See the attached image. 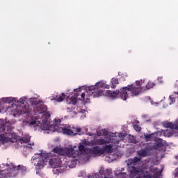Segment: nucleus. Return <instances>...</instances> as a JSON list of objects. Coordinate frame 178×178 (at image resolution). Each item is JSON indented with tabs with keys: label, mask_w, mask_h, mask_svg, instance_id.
Returning a JSON list of instances; mask_svg holds the SVG:
<instances>
[{
	"label": "nucleus",
	"mask_w": 178,
	"mask_h": 178,
	"mask_svg": "<svg viewBox=\"0 0 178 178\" xmlns=\"http://www.w3.org/2000/svg\"><path fill=\"white\" fill-rule=\"evenodd\" d=\"M155 86V83L152 82V81H149L145 87L143 86L142 88H138L134 86H127L121 88L120 90H116L113 92L111 90H107V94L108 96L112 97L113 98L120 97L121 99L126 101L127 99V97H129L127 91H130L131 92L132 97H137V95H140L141 92H144V91H147V90L154 88Z\"/></svg>",
	"instance_id": "f257e3e1"
},
{
	"label": "nucleus",
	"mask_w": 178,
	"mask_h": 178,
	"mask_svg": "<svg viewBox=\"0 0 178 178\" xmlns=\"http://www.w3.org/2000/svg\"><path fill=\"white\" fill-rule=\"evenodd\" d=\"M55 129H59L58 131H61L63 134H66L67 136H76V134H80L81 133V128H72V129H67V128H60L59 126H60V120L59 119H55Z\"/></svg>",
	"instance_id": "f03ea898"
},
{
	"label": "nucleus",
	"mask_w": 178,
	"mask_h": 178,
	"mask_svg": "<svg viewBox=\"0 0 178 178\" xmlns=\"http://www.w3.org/2000/svg\"><path fill=\"white\" fill-rule=\"evenodd\" d=\"M95 87L96 86H88L86 88L85 90L93 98H98L99 97H102L104 90L98 89Z\"/></svg>",
	"instance_id": "7ed1b4c3"
},
{
	"label": "nucleus",
	"mask_w": 178,
	"mask_h": 178,
	"mask_svg": "<svg viewBox=\"0 0 178 178\" xmlns=\"http://www.w3.org/2000/svg\"><path fill=\"white\" fill-rule=\"evenodd\" d=\"M63 156L77 158L79 156V150H75L73 147H65L63 149Z\"/></svg>",
	"instance_id": "20e7f679"
},
{
	"label": "nucleus",
	"mask_w": 178,
	"mask_h": 178,
	"mask_svg": "<svg viewBox=\"0 0 178 178\" xmlns=\"http://www.w3.org/2000/svg\"><path fill=\"white\" fill-rule=\"evenodd\" d=\"M35 156H38L40 158V161H38L37 166L41 168V166L45 165V162H47V158H48V156H45V154L44 153L35 154Z\"/></svg>",
	"instance_id": "39448f33"
},
{
	"label": "nucleus",
	"mask_w": 178,
	"mask_h": 178,
	"mask_svg": "<svg viewBox=\"0 0 178 178\" xmlns=\"http://www.w3.org/2000/svg\"><path fill=\"white\" fill-rule=\"evenodd\" d=\"M128 171L130 172L131 176L134 177V176H137L138 173H141V168H140V167H136L135 165H129Z\"/></svg>",
	"instance_id": "423d86ee"
},
{
	"label": "nucleus",
	"mask_w": 178,
	"mask_h": 178,
	"mask_svg": "<svg viewBox=\"0 0 178 178\" xmlns=\"http://www.w3.org/2000/svg\"><path fill=\"white\" fill-rule=\"evenodd\" d=\"M7 131H12V126L6 125L5 124L1 122L0 123V136H4V134H7Z\"/></svg>",
	"instance_id": "0eeeda50"
},
{
	"label": "nucleus",
	"mask_w": 178,
	"mask_h": 178,
	"mask_svg": "<svg viewBox=\"0 0 178 178\" xmlns=\"http://www.w3.org/2000/svg\"><path fill=\"white\" fill-rule=\"evenodd\" d=\"M90 152L93 154V155H97V156H101L103 154H105V150L101 149L99 146H94L90 149Z\"/></svg>",
	"instance_id": "6e6552de"
},
{
	"label": "nucleus",
	"mask_w": 178,
	"mask_h": 178,
	"mask_svg": "<svg viewBox=\"0 0 178 178\" xmlns=\"http://www.w3.org/2000/svg\"><path fill=\"white\" fill-rule=\"evenodd\" d=\"M99 178H113L112 177V170H102L101 169L99 171Z\"/></svg>",
	"instance_id": "1a4fd4ad"
},
{
	"label": "nucleus",
	"mask_w": 178,
	"mask_h": 178,
	"mask_svg": "<svg viewBox=\"0 0 178 178\" xmlns=\"http://www.w3.org/2000/svg\"><path fill=\"white\" fill-rule=\"evenodd\" d=\"M141 162V158L135 156L134 159H131L129 160V162L127 163L128 166L135 165L138 163H140Z\"/></svg>",
	"instance_id": "9d476101"
},
{
	"label": "nucleus",
	"mask_w": 178,
	"mask_h": 178,
	"mask_svg": "<svg viewBox=\"0 0 178 178\" xmlns=\"http://www.w3.org/2000/svg\"><path fill=\"white\" fill-rule=\"evenodd\" d=\"M34 111L36 113H45V112L47 111V106L41 104L38 106Z\"/></svg>",
	"instance_id": "9b49d317"
},
{
	"label": "nucleus",
	"mask_w": 178,
	"mask_h": 178,
	"mask_svg": "<svg viewBox=\"0 0 178 178\" xmlns=\"http://www.w3.org/2000/svg\"><path fill=\"white\" fill-rule=\"evenodd\" d=\"M66 101L68 105H76L77 104V97L74 96L67 97Z\"/></svg>",
	"instance_id": "f8f14e48"
},
{
	"label": "nucleus",
	"mask_w": 178,
	"mask_h": 178,
	"mask_svg": "<svg viewBox=\"0 0 178 178\" xmlns=\"http://www.w3.org/2000/svg\"><path fill=\"white\" fill-rule=\"evenodd\" d=\"M138 155L140 156V158H145V156H148V151L145 149H141L138 151Z\"/></svg>",
	"instance_id": "ddd939ff"
},
{
	"label": "nucleus",
	"mask_w": 178,
	"mask_h": 178,
	"mask_svg": "<svg viewBox=\"0 0 178 178\" xmlns=\"http://www.w3.org/2000/svg\"><path fill=\"white\" fill-rule=\"evenodd\" d=\"M66 98V95L65 93H61L60 95H58L56 96L54 99L57 101V102H62Z\"/></svg>",
	"instance_id": "4468645a"
},
{
	"label": "nucleus",
	"mask_w": 178,
	"mask_h": 178,
	"mask_svg": "<svg viewBox=\"0 0 178 178\" xmlns=\"http://www.w3.org/2000/svg\"><path fill=\"white\" fill-rule=\"evenodd\" d=\"M133 127L136 131H141V127H140V122L136 120L133 122Z\"/></svg>",
	"instance_id": "2eb2a0df"
},
{
	"label": "nucleus",
	"mask_w": 178,
	"mask_h": 178,
	"mask_svg": "<svg viewBox=\"0 0 178 178\" xmlns=\"http://www.w3.org/2000/svg\"><path fill=\"white\" fill-rule=\"evenodd\" d=\"M63 149L64 148L56 147L55 148L53 149V152H54L55 154H58V155L63 156Z\"/></svg>",
	"instance_id": "dca6fc26"
},
{
	"label": "nucleus",
	"mask_w": 178,
	"mask_h": 178,
	"mask_svg": "<svg viewBox=\"0 0 178 178\" xmlns=\"http://www.w3.org/2000/svg\"><path fill=\"white\" fill-rule=\"evenodd\" d=\"M90 87H95V88L99 90V88H104V87H105V83L104 81H99L96 83L95 86H90Z\"/></svg>",
	"instance_id": "f3484780"
},
{
	"label": "nucleus",
	"mask_w": 178,
	"mask_h": 178,
	"mask_svg": "<svg viewBox=\"0 0 178 178\" xmlns=\"http://www.w3.org/2000/svg\"><path fill=\"white\" fill-rule=\"evenodd\" d=\"M115 176L118 178H129V175L127 172H119L118 173H115Z\"/></svg>",
	"instance_id": "a211bd4d"
},
{
	"label": "nucleus",
	"mask_w": 178,
	"mask_h": 178,
	"mask_svg": "<svg viewBox=\"0 0 178 178\" xmlns=\"http://www.w3.org/2000/svg\"><path fill=\"white\" fill-rule=\"evenodd\" d=\"M118 84H119V80L116 78H113L111 79V88H116Z\"/></svg>",
	"instance_id": "6ab92c4d"
},
{
	"label": "nucleus",
	"mask_w": 178,
	"mask_h": 178,
	"mask_svg": "<svg viewBox=\"0 0 178 178\" xmlns=\"http://www.w3.org/2000/svg\"><path fill=\"white\" fill-rule=\"evenodd\" d=\"M29 125L32 127H40L41 126V123H40V121H31L30 123H29Z\"/></svg>",
	"instance_id": "aec40b11"
},
{
	"label": "nucleus",
	"mask_w": 178,
	"mask_h": 178,
	"mask_svg": "<svg viewBox=\"0 0 178 178\" xmlns=\"http://www.w3.org/2000/svg\"><path fill=\"white\" fill-rule=\"evenodd\" d=\"M14 170H18L19 172H26V167L23 166V165H19L17 167H14Z\"/></svg>",
	"instance_id": "412c9836"
},
{
	"label": "nucleus",
	"mask_w": 178,
	"mask_h": 178,
	"mask_svg": "<svg viewBox=\"0 0 178 178\" xmlns=\"http://www.w3.org/2000/svg\"><path fill=\"white\" fill-rule=\"evenodd\" d=\"M142 83H144V81H143V79H141L140 81H136V84H131V85H128V86H134L135 87H138L139 88H143V86H141Z\"/></svg>",
	"instance_id": "4be33fe9"
},
{
	"label": "nucleus",
	"mask_w": 178,
	"mask_h": 178,
	"mask_svg": "<svg viewBox=\"0 0 178 178\" xmlns=\"http://www.w3.org/2000/svg\"><path fill=\"white\" fill-rule=\"evenodd\" d=\"M109 142H107L106 140H105V139H102V138H100V139H97L96 140V144H97V145H102L104 144H106Z\"/></svg>",
	"instance_id": "5701e85b"
},
{
	"label": "nucleus",
	"mask_w": 178,
	"mask_h": 178,
	"mask_svg": "<svg viewBox=\"0 0 178 178\" xmlns=\"http://www.w3.org/2000/svg\"><path fill=\"white\" fill-rule=\"evenodd\" d=\"M31 105H40V104H42V101L37 100V99H31Z\"/></svg>",
	"instance_id": "b1692460"
},
{
	"label": "nucleus",
	"mask_w": 178,
	"mask_h": 178,
	"mask_svg": "<svg viewBox=\"0 0 178 178\" xmlns=\"http://www.w3.org/2000/svg\"><path fill=\"white\" fill-rule=\"evenodd\" d=\"M163 140L161 138L157 139L156 146L158 147L159 148L161 147H163Z\"/></svg>",
	"instance_id": "393cba45"
},
{
	"label": "nucleus",
	"mask_w": 178,
	"mask_h": 178,
	"mask_svg": "<svg viewBox=\"0 0 178 178\" xmlns=\"http://www.w3.org/2000/svg\"><path fill=\"white\" fill-rule=\"evenodd\" d=\"M21 144H26V143H30V138H22L19 139Z\"/></svg>",
	"instance_id": "a878e982"
},
{
	"label": "nucleus",
	"mask_w": 178,
	"mask_h": 178,
	"mask_svg": "<svg viewBox=\"0 0 178 178\" xmlns=\"http://www.w3.org/2000/svg\"><path fill=\"white\" fill-rule=\"evenodd\" d=\"M0 178H12V174L10 172L0 174Z\"/></svg>",
	"instance_id": "bb28decb"
},
{
	"label": "nucleus",
	"mask_w": 178,
	"mask_h": 178,
	"mask_svg": "<svg viewBox=\"0 0 178 178\" xmlns=\"http://www.w3.org/2000/svg\"><path fill=\"white\" fill-rule=\"evenodd\" d=\"M153 178H161V171L158 170L152 174Z\"/></svg>",
	"instance_id": "cd10ccee"
},
{
	"label": "nucleus",
	"mask_w": 178,
	"mask_h": 178,
	"mask_svg": "<svg viewBox=\"0 0 178 178\" xmlns=\"http://www.w3.org/2000/svg\"><path fill=\"white\" fill-rule=\"evenodd\" d=\"M17 109V115H23L24 113H27V111H23L22 109H19V107L16 108Z\"/></svg>",
	"instance_id": "c85d7f7f"
},
{
	"label": "nucleus",
	"mask_w": 178,
	"mask_h": 178,
	"mask_svg": "<svg viewBox=\"0 0 178 178\" xmlns=\"http://www.w3.org/2000/svg\"><path fill=\"white\" fill-rule=\"evenodd\" d=\"M178 95V92H174L173 95H172L171 96H170V100L171 101V102L173 104V102H176V98H175V95Z\"/></svg>",
	"instance_id": "c756f323"
},
{
	"label": "nucleus",
	"mask_w": 178,
	"mask_h": 178,
	"mask_svg": "<svg viewBox=\"0 0 178 178\" xmlns=\"http://www.w3.org/2000/svg\"><path fill=\"white\" fill-rule=\"evenodd\" d=\"M112 145H106L105 147H104V149L105 151H106L107 152H111V151H112Z\"/></svg>",
	"instance_id": "7c9ffc66"
},
{
	"label": "nucleus",
	"mask_w": 178,
	"mask_h": 178,
	"mask_svg": "<svg viewBox=\"0 0 178 178\" xmlns=\"http://www.w3.org/2000/svg\"><path fill=\"white\" fill-rule=\"evenodd\" d=\"M152 137V134L145 135V139L146 140V141H151Z\"/></svg>",
	"instance_id": "2f4dec72"
},
{
	"label": "nucleus",
	"mask_w": 178,
	"mask_h": 178,
	"mask_svg": "<svg viewBox=\"0 0 178 178\" xmlns=\"http://www.w3.org/2000/svg\"><path fill=\"white\" fill-rule=\"evenodd\" d=\"M26 102V97H21L19 100H17V102L19 104H24V102Z\"/></svg>",
	"instance_id": "473e14b6"
},
{
	"label": "nucleus",
	"mask_w": 178,
	"mask_h": 178,
	"mask_svg": "<svg viewBox=\"0 0 178 178\" xmlns=\"http://www.w3.org/2000/svg\"><path fill=\"white\" fill-rule=\"evenodd\" d=\"M84 149H86V147H84V145H80L79 146V151H80V152L84 151Z\"/></svg>",
	"instance_id": "72a5a7b5"
},
{
	"label": "nucleus",
	"mask_w": 178,
	"mask_h": 178,
	"mask_svg": "<svg viewBox=\"0 0 178 178\" xmlns=\"http://www.w3.org/2000/svg\"><path fill=\"white\" fill-rule=\"evenodd\" d=\"M143 178H153L152 174L151 173L146 174L143 176Z\"/></svg>",
	"instance_id": "f704fd0d"
},
{
	"label": "nucleus",
	"mask_w": 178,
	"mask_h": 178,
	"mask_svg": "<svg viewBox=\"0 0 178 178\" xmlns=\"http://www.w3.org/2000/svg\"><path fill=\"white\" fill-rule=\"evenodd\" d=\"M67 112H72V111H74V107H68L67 108Z\"/></svg>",
	"instance_id": "c9c22d12"
},
{
	"label": "nucleus",
	"mask_w": 178,
	"mask_h": 178,
	"mask_svg": "<svg viewBox=\"0 0 178 178\" xmlns=\"http://www.w3.org/2000/svg\"><path fill=\"white\" fill-rule=\"evenodd\" d=\"M7 101H8V102H13V101H15V99H13L12 97H9V98H7Z\"/></svg>",
	"instance_id": "e433bc0d"
},
{
	"label": "nucleus",
	"mask_w": 178,
	"mask_h": 178,
	"mask_svg": "<svg viewBox=\"0 0 178 178\" xmlns=\"http://www.w3.org/2000/svg\"><path fill=\"white\" fill-rule=\"evenodd\" d=\"M81 98H82V99H84V98H86V93L81 94Z\"/></svg>",
	"instance_id": "4c0bfd02"
},
{
	"label": "nucleus",
	"mask_w": 178,
	"mask_h": 178,
	"mask_svg": "<svg viewBox=\"0 0 178 178\" xmlns=\"http://www.w3.org/2000/svg\"><path fill=\"white\" fill-rule=\"evenodd\" d=\"M31 145H34V143H33L32 145L31 144H29V145L27 146L28 148H31Z\"/></svg>",
	"instance_id": "58836bf2"
},
{
	"label": "nucleus",
	"mask_w": 178,
	"mask_h": 178,
	"mask_svg": "<svg viewBox=\"0 0 178 178\" xmlns=\"http://www.w3.org/2000/svg\"><path fill=\"white\" fill-rule=\"evenodd\" d=\"M74 91L75 92H77V91H81V90L80 88H78V89H74Z\"/></svg>",
	"instance_id": "ea45409f"
},
{
	"label": "nucleus",
	"mask_w": 178,
	"mask_h": 178,
	"mask_svg": "<svg viewBox=\"0 0 178 178\" xmlns=\"http://www.w3.org/2000/svg\"><path fill=\"white\" fill-rule=\"evenodd\" d=\"M104 135H105V134H106L108 133V131H106L104 130Z\"/></svg>",
	"instance_id": "a19ab883"
},
{
	"label": "nucleus",
	"mask_w": 178,
	"mask_h": 178,
	"mask_svg": "<svg viewBox=\"0 0 178 178\" xmlns=\"http://www.w3.org/2000/svg\"><path fill=\"white\" fill-rule=\"evenodd\" d=\"M50 165H52V160L49 161Z\"/></svg>",
	"instance_id": "79ce46f5"
},
{
	"label": "nucleus",
	"mask_w": 178,
	"mask_h": 178,
	"mask_svg": "<svg viewBox=\"0 0 178 178\" xmlns=\"http://www.w3.org/2000/svg\"><path fill=\"white\" fill-rule=\"evenodd\" d=\"M123 170H124V169L122 168L121 171H120V172H123Z\"/></svg>",
	"instance_id": "37998d69"
},
{
	"label": "nucleus",
	"mask_w": 178,
	"mask_h": 178,
	"mask_svg": "<svg viewBox=\"0 0 178 178\" xmlns=\"http://www.w3.org/2000/svg\"><path fill=\"white\" fill-rule=\"evenodd\" d=\"M4 172H5V171H3L2 173H0V175H2L3 173L5 174Z\"/></svg>",
	"instance_id": "c03bdc74"
},
{
	"label": "nucleus",
	"mask_w": 178,
	"mask_h": 178,
	"mask_svg": "<svg viewBox=\"0 0 178 178\" xmlns=\"http://www.w3.org/2000/svg\"><path fill=\"white\" fill-rule=\"evenodd\" d=\"M176 83H177H177H178V81H176Z\"/></svg>",
	"instance_id": "a18cd8bd"
},
{
	"label": "nucleus",
	"mask_w": 178,
	"mask_h": 178,
	"mask_svg": "<svg viewBox=\"0 0 178 178\" xmlns=\"http://www.w3.org/2000/svg\"><path fill=\"white\" fill-rule=\"evenodd\" d=\"M33 159L34 160V159H35V158H33Z\"/></svg>",
	"instance_id": "49530a36"
}]
</instances>
